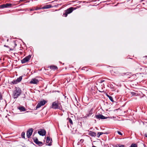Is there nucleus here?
<instances>
[{
	"label": "nucleus",
	"mask_w": 147,
	"mask_h": 147,
	"mask_svg": "<svg viewBox=\"0 0 147 147\" xmlns=\"http://www.w3.org/2000/svg\"><path fill=\"white\" fill-rule=\"evenodd\" d=\"M112 70L115 73L118 74L119 76L124 75L131 76V74L129 72H122L121 70L119 68H114Z\"/></svg>",
	"instance_id": "nucleus-1"
},
{
	"label": "nucleus",
	"mask_w": 147,
	"mask_h": 147,
	"mask_svg": "<svg viewBox=\"0 0 147 147\" xmlns=\"http://www.w3.org/2000/svg\"><path fill=\"white\" fill-rule=\"evenodd\" d=\"M22 93L21 89L19 88L16 87L15 90L13 92V96L14 98L18 97Z\"/></svg>",
	"instance_id": "nucleus-2"
},
{
	"label": "nucleus",
	"mask_w": 147,
	"mask_h": 147,
	"mask_svg": "<svg viewBox=\"0 0 147 147\" xmlns=\"http://www.w3.org/2000/svg\"><path fill=\"white\" fill-rule=\"evenodd\" d=\"M51 107L55 109H59L61 110L62 107L61 103L58 101H55L52 103Z\"/></svg>",
	"instance_id": "nucleus-3"
},
{
	"label": "nucleus",
	"mask_w": 147,
	"mask_h": 147,
	"mask_svg": "<svg viewBox=\"0 0 147 147\" xmlns=\"http://www.w3.org/2000/svg\"><path fill=\"white\" fill-rule=\"evenodd\" d=\"M76 8L75 7H71L67 9L63 13V15L65 17H66L68 14L71 13L74 10H75Z\"/></svg>",
	"instance_id": "nucleus-4"
},
{
	"label": "nucleus",
	"mask_w": 147,
	"mask_h": 147,
	"mask_svg": "<svg viewBox=\"0 0 147 147\" xmlns=\"http://www.w3.org/2000/svg\"><path fill=\"white\" fill-rule=\"evenodd\" d=\"M16 5V4L15 3H7L6 4L0 5V8L2 9L5 8L10 7Z\"/></svg>",
	"instance_id": "nucleus-5"
},
{
	"label": "nucleus",
	"mask_w": 147,
	"mask_h": 147,
	"mask_svg": "<svg viewBox=\"0 0 147 147\" xmlns=\"http://www.w3.org/2000/svg\"><path fill=\"white\" fill-rule=\"evenodd\" d=\"M47 101L44 100H43L42 101H41L39 103H38L36 106V108L37 109L40 108L41 106L44 105Z\"/></svg>",
	"instance_id": "nucleus-6"
},
{
	"label": "nucleus",
	"mask_w": 147,
	"mask_h": 147,
	"mask_svg": "<svg viewBox=\"0 0 147 147\" xmlns=\"http://www.w3.org/2000/svg\"><path fill=\"white\" fill-rule=\"evenodd\" d=\"M31 56L30 55L26 57L21 60V62L22 63H24L26 62H28L30 60L31 58Z\"/></svg>",
	"instance_id": "nucleus-7"
},
{
	"label": "nucleus",
	"mask_w": 147,
	"mask_h": 147,
	"mask_svg": "<svg viewBox=\"0 0 147 147\" xmlns=\"http://www.w3.org/2000/svg\"><path fill=\"white\" fill-rule=\"evenodd\" d=\"M33 131V129L32 128H30L27 131L26 135L27 137L29 138L32 135Z\"/></svg>",
	"instance_id": "nucleus-8"
},
{
	"label": "nucleus",
	"mask_w": 147,
	"mask_h": 147,
	"mask_svg": "<svg viewBox=\"0 0 147 147\" xmlns=\"http://www.w3.org/2000/svg\"><path fill=\"white\" fill-rule=\"evenodd\" d=\"M95 117L97 119H106L107 118V117H105V116H104L102 114H99L97 115H95Z\"/></svg>",
	"instance_id": "nucleus-9"
},
{
	"label": "nucleus",
	"mask_w": 147,
	"mask_h": 147,
	"mask_svg": "<svg viewBox=\"0 0 147 147\" xmlns=\"http://www.w3.org/2000/svg\"><path fill=\"white\" fill-rule=\"evenodd\" d=\"M46 139V143H48V144L47 145L49 146H51L52 145V139H50L49 137H47Z\"/></svg>",
	"instance_id": "nucleus-10"
},
{
	"label": "nucleus",
	"mask_w": 147,
	"mask_h": 147,
	"mask_svg": "<svg viewBox=\"0 0 147 147\" xmlns=\"http://www.w3.org/2000/svg\"><path fill=\"white\" fill-rule=\"evenodd\" d=\"M38 133L40 136H44L46 134V131L44 129H40L38 131Z\"/></svg>",
	"instance_id": "nucleus-11"
},
{
	"label": "nucleus",
	"mask_w": 147,
	"mask_h": 147,
	"mask_svg": "<svg viewBox=\"0 0 147 147\" xmlns=\"http://www.w3.org/2000/svg\"><path fill=\"white\" fill-rule=\"evenodd\" d=\"M39 82V81L38 80L35 78H33L31 79L30 82L31 84H37Z\"/></svg>",
	"instance_id": "nucleus-12"
},
{
	"label": "nucleus",
	"mask_w": 147,
	"mask_h": 147,
	"mask_svg": "<svg viewBox=\"0 0 147 147\" xmlns=\"http://www.w3.org/2000/svg\"><path fill=\"white\" fill-rule=\"evenodd\" d=\"M89 131V133H88V135L89 136L92 137H95L96 136V132L91 131Z\"/></svg>",
	"instance_id": "nucleus-13"
},
{
	"label": "nucleus",
	"mask_w": 147,
	"mask_h": 147,
	"mask_svg": "<svg viewBox=\"0 0 147 147\" xmlns=\"http://www.w3.org/2000/svg\"><path fill=\"white\" fill-rule=\"evenodd\" d=\"M93 113V109H92L89 111L88 113L87 114L84 116V118H87V117L90 116Z\"/></svg>",
	"instance_id": "nucleus-14"
},
{
	"label": "nucleus",
	"mask_w": 147,
	"mask_h": 147,
	"mask_svg": "<svg viewBox=\"0 0 147 147\" xmlns=\"http://www.w3.org/2000/svg\"><path fill=\"white\" fill-rule=\"evenodd\" d=\"M109 133L108 132H98V133L97 136V138H99L100 136L102 134H108Z\"/></svg>",
	"instance_id": "nucleus-15"
},
{
	"label": "nucleus",
	"mask_w": 147,
	"mask_h": 147,
	"mask_svg": "<svg viewBox=\"0 0 147 147\" xmlns=\"http://www.w3.org/2000/svg\"><path fill=\"white\" fill-rule=\"evenodd\" d=\"M52 6L50 4L47 5H45L42 7V9H48L51 8L52 7Z\"/></svg>",
	"instance_id": "nucleus-16"
},
{
	"label": "nucleus",
	"mask_w": 147,
	"mask_h": 147,
	"mask_svg": "<svg viewBox=\"0 0 147 147\" xmlns=\"http://www.w3.org/2000/svg\"><path fill=\"white\" fill-rule=\"evenodd\" d=\"M18 109L21 111H26V109L25 108L22 106H20V107H18Z\"/></svg>",
	"instance_id": "nucleus-17"
},
{
	"label": "nucleus",
	"mask_w": 147,
	"mask_h": 147,
	"mask_svg": "<svg viewBox=\"0 0 147 147\" xmlns=\"http://www.w3.org/2000/svg\"><path fill=\"white\" fill-rule=\"evenodd\" d=\"M50 69L53 70H56L57 69V67L54 65L50 66Z\"/></svg>",
	"instance_id": "nucleus-18"
},
{
	"label": "nucleus",
	"mask_w": 147,
	"mask_h": 147,
	"mask_svg": "<svg viewBox=\"0 0 147 147\" xmlns=\"http://www.w3.org/2000/svg\"><path fill=\"white\" fill-rule=\"evenodd\" d=\"M22 76H21L17 78L16 80L18 83H19L21 81L22 78Z\"/></svg>",
	"instance_id": "nucleus-19"
},
{
	"label": "nucleus",
	"mask_w": 147,
	"mask_h": 147,
	"mask_svg": "<svg viewBox=\"0 0 147 147\" xmlns=\"http://www.w3.org/2000/svg\"><path fill=\"white\" fill-rule=\"evenodd\" d=\"M33 141L36 144L39 141L38 138H33Z\"/></svg>",
	"instance_id": "nucleus-20"
},
{
	"label": "nucleus",
	"mask_w": 147,
	"mask_h": 147,
	"mask_svg": "<svg viewBox=\"0 0 147 147\" xmlns=\"http://www.w3.org/2000/svg\"><path fill=\"white\" fill-rule=\"evenodd\" d=\"M36 144L38 145L39 146H41L42 145L43 143L41 142L38 141Z\"/></svg>",
	"instance_id": "nucleus-21"
},
{
	"label": "nucleus",
	"mask_w": 147,
	"mask_h": 147,
	"mask_svg": "<svg viewBox=\"0 0 147 147\" xmlns=\"http://www.w3.org/2000/svg\"><path fill=\"white\" fill-rule=\"evenodd\" d=\"M18 83L17 82V80H13V81H12L11 82V84H17Z\"/></svg>",
	"instance_id": "nucleus-22"
},
{
	"label": "nucleus",
	"mask_w": 147,
	"mask_h": 147,
	"mask_svg": "<svg viewBox=\"0 0 147 147\" xmlns=\"http://www.w3.org/2000/svg\"><path fill=\"white\" fill-rule=\"evenodd\" d=\"M25 132H23L21 134V137L23 138H24V139L25 138Z\"/></svg>",
	"instance_id": "nucleus-23"
},
{
	"label": "nucleus",
	"mask_w": 147,
	"mask_h": 147,
	"mask_svg": "<svg viewBox=\"0 0 147 147\" xmlns=\"http://www.w3.org/2000/svg\"><path fill=\"white\" fill-rule=\"evenodd\" d=\"M131 94H132V96H137L138 94L137 93H135V92H131Z\"/></svg>",
	"instance_id": "nucleus-24"
},
{
	"label": "nucleus",
	"mask_w": 147,
	"mask_h": 147,
	"mask_svg": "<svg viewBox=\"0 0 147 147\" xmlns=\"http://www.w3.org/2000/svg\"><path fill=\"white\" fill-rule=\"evenodd\" d=\"M129 147H137V146L136 144H132Z\"/></svg>",
	"instance_id": "nucleus-25"
},
{
	"label": "nucleus",
	"mask_w": 147,
	"mask_h": 147,
	"mask_svg": "<svg viewBox=\"0 0 147 147\" xmlns=\"http://www.w3.org/2000/svg\"><path fill=\"white\" fill-rule=\"evenodd\" d=\"M68 120L69 121V122L71 124H73V122L71 119L70 118H68Z\"/></svg>",
	"instance_id": "nucleus-26"
},
{
	"label": "nucleus",
	"mask_w": 147,
	"mask_h": 147,
	"mask_svg": "<svg viewBox=\"0 0 147 147\" xmlns=\"http://www.w3.org/2000/svg\"><path fill=\"white\" fill-rule=\"evenodd\" d=\"M116 147H125L123 145H117L116 146Z\"/></svg>",
	"instance_id": "nucleus-27"
},
{
	"label": "nucleus",
	"mask_w": 147,
	"mask_h": 147,
	"mask_svg": "<svg viewBox=\"0 0 147 147\" xmlns=\"http://www.w3.org/2000/svg\"><path fill=\"white\" fill-rule=\"evenodd\" d=\"M109 98L111 102H113L114 101L112 96H110L109 97Z\"/></svg>",
	"instance_id": "nucleus-28"
},
{
	"label": "nucleus",
	"mask_w": 147,
	"mask_h": 147,
	"mask_svg": "<svg viewBox=\"0 0 147 147\" xmlns=\"http://www.w3.org/2000/svg\"><path fill=\"white\" fill-rule=\"evenodd\" d=\"M42 9L41 7H36L35 9V10H38Z\"/></svg>",
	"instance_id": "nucleus-29"
},
{
	"label": "nucleus",
	"mask_w": 147,
	"mask_h": 147,
	"mask_svg": "<svg viewBox=\"0 0 147 147\" xmlns=\"http://www.w3.org/2000/svg\"><path fill=\"white\" fill-rule=\"evenodd\" d=\"M3 99V96L1 94L0 92V100H2Z\"/></svg>",
	"instance_id": "nucleus-30"
},
{
	"label": "nucleus",
	"mask_w": 147,
	"mask_h": 147,
	"mask_svg": "<svg viewBox=\"0 0 147 147\" xmlns=\"http://www.w3.org/2000/svg\"><path fill=\"white\" fill-rule=\"evenodd\" d=\"M117 133H118V134L119 135H122L123 134L122 133H121V132H120V131H117Z\"/></svg>",
	"instance_id": "nucleus-31"
},
{
	"label": "nucleus",
	"mask_w": 147,
	"mask_h": 147,
	"mask_svg": "<svg viewBox=\"0 0 147 147\" xmlns=\"http://www.w3.org/2000/svg\"><path fill=\"white\" fill-rule=\"evenodd\" d=\"M99 82L101 83H102V82H104L105 81V80H99Z\"/></svg>",
	"instance_id": "nucleus-32"
},
{
	"label": "nucleus",
	"mask_w": 147,
	"mask_h": 147,
	"mask_svg": "<svg viewBox=\"0 0 147 147\" xmlns=\"http://www.w3.org/2000/svg\"><path fill=\"white\" fill-rule=\"evenodd\" d=\"M34 10H35L34 9H30V11H34Z\"/></svg>",
	"instance_id": "nucleus-33"
},
{
	"label": "nucleus",
	"mask_w": 147,
	"mask_h": 147,
	"mask_svg": "<svg viewBox=\"0 0 147 147\" xmlns=\"http://www.w3.org/2000/svg\"><path fill=\"white\" fill-rule=\"evenodd\" d=\"M13 44H14V45H15V46H17V44H16V42H13Z\"/></svg>",
	"instance_id": "nucleus-34"
},
{
	"label": "nucleus",
	"mask_w": 147,
	"mask_h": 147,
	"mask_svg": "<svg viewBox=\"0 0 147 147\" xmlns=\"http://www.w3.org/2000/svg\"><path fill=\"white\" fill-rule=\"evenodd\" d=\"M4 47H6L8 48H9V47L8 46H7V45H4Z\"/></svg>",
	"instance_id": "nucleus-35"
},
{
	"label": "nucleus",
	"mask_w": 147,
	"mask_h": 147,
	"mask_svg": "<svg viewBox=\"0 0 147 147\" xmlns=\"http://www.w3.org/2000/svg\"><path fill=\"white\" fill-rule=\"evenodd\" d=\"M144 135H145V137L147 138V134H145Z\"/></svg>",
	"instance_id": "nucleus-36"
},
{
	"label": "nucleus",
	"mask_w": 147,
	"mask_h": 147,
	"mask_svg": "<svg viewBox=\"0 0 147 147\" xmlns=\"http://www.w3.org/2000/svg\"><path fill=\"white\" fill-rule=\"evenodd\" d=\"M107 96L109 98V97H110V96H109V95H108V94H107Z\"/></svg>",
	"instance_id": "nucleus-37"
},
{
	"label": "nucleus",
	"mask_w": 147,
	"mask_h": 147,
	"mask_svg": "<svg viewBox=\"0 0 147 147\" xmlns=\"http://www.w3.org/2000/svg\"><path fill=\"white\" fill-rule=\"evenodd\" d=\"M29 2V1H27L26 2V3H28V2Z\"/></svg>",
	"instance_id": "nucleus-38"
},
{
	"label": "nucleus",
	"mask_w": 147,
	"mask_h": 147,
	"mask_svg": "<svg viewBox=\"0 0 147 147\" xmlns=\"http://www.w3.org/2000/svg\"><path fill=\"white\" fill-rule=\"evenodd\" d=\"M82 140H80V142L82 141Z\"/></svg>",
	"instance_id": "nucleus-39"
},
{
	"label": "nucleus",
	"mask_w": 147,
	"mask_h": 147,
	"mask_svg": "<svg viewBox=\"0 0 147 147\" xmlns=\"http://www.w3.org/2000/svg\"><path fill=\"white\" fill-rule=\"evenodd\" d=\"M82 140H80V142L82 141Z\"/></svg>",
	"instance_id": "nucleus-40"
},
{
	"label": "nucleus",
	"mask_w": 147,
	"mask_h": 147,
	"mask_svg": "<svg viewBox=\"0 0 147 147\" xmlns=\"http://www.w3.org/2000/svg\"><path fill=\"white\" fill-rule=\"evenodd\" d=\"M128 77V78H130V77Z\"/></svg>",
	"instance_id": "nucleus-41"
}]
</instances>
